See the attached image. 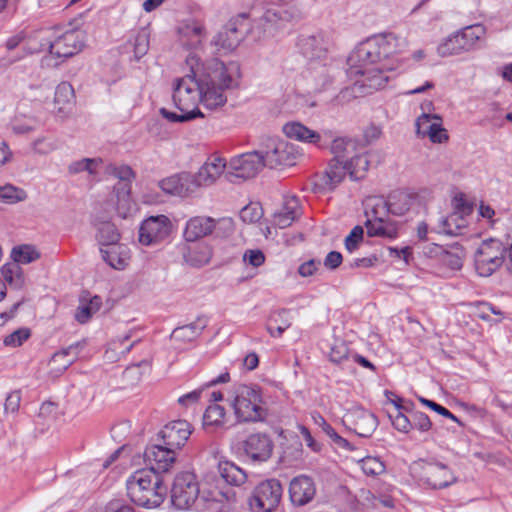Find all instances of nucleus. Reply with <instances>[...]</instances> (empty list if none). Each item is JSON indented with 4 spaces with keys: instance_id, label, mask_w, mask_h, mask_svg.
<instances>
[{
    "instance_id": "nucleus-3",
    "label": "nucleus",
    "mask_w": 512,
    "mask_h": 512,
    "mask_svg": "<svg viewBox=\"0 0 512 512\" xmlns=\"http://www.w3.org/2000/svg\"><path fill=\"white\" fill-rule=\"evenodd\" d=\"M406 47L405 38L397 37L392 33L378 35L358 45L349 60L360 62V66L366 68L365 66L368 64L383 63L385 59L401 53Z\"/></svg>"
},
{
    "instance_id": "nucleus-61",
    "label": "nucleus",
    "mask_w": 512,
    "mask_h": 512,
    "mask_svg": "<svg viewBox=\"0 0 512 512\" xmlns=\"http://www.w3.org/2000/svg\"><path fill=\"white\" fill-rule=\"evenodd\" d=\"M411 423L412 428H416L422 432L430 430L432 426L429 417L420 411H415L412 413Z\"/></svg>"
},
{
    "instance_id": "nucleus-60",
    "label": "nucleus",
    "mask_w": 512,
    "mask_h": 512,
    "mask_svg": "<svg viewBox=\"0 0 512 512\" xmlns=\"http://www.w3.org/2000/svg\"><path fill=\"white\" fill-rule=\"evenodd\" d=\"M349 355V349L344 342L335 343L330 350L329 358L334 363H341L346 360Z\"/></svg>"
},
{
    "instance_id": "nucleus-57",
    "label": "nucleus",
    "mask_w": 512,
    "mask_h": 512,
    "mask_svg": "<svg viewBox=\"0 0 512 512\" xmlns=\"http://www.w3.org/2000/svg\"><path fill=\"white\" fill-rule=\"evenodd\" d=\"M363 234V227L359 225L355 226L351 230L350 234L345 238V248L349 252H353L354 250H356L363 240Z\"/></svg>"
},
{
    "instance_id": "nucleus-25",
    "label": "nucleus",
    "mask_w": 512,
    "mask_h": 512,
    "mask_svg": "<svg viewBox=\"0 0 512 512\" xmlns=\"http://www.w3.org/2000/svg\"><path fill=\"white\" fill-rule=\"evenodd\" d=\"M348 174V167L345 161L332 159L326 170L318 176L317 185L324 190H333L343 181Z\"/></svg>"
},
{
    "instance_id": "nucleus-17",
    "label": "nucleus",
    "mask_w": 512,
    "mask_h": 512,
    "mask_svg": "<svg viewBox=\"0 0 512 512\" xmlns=\"http://www.w3.org/2000/svg\"><path fill=\"white\" fill-rule=\"evenodd\" d=\"M420 480L433 489H442L456 482V477L442 463H426L422 466Z\"/></svg>"
},
{
    "instance_id": "nucleus-44",
    "label": "nucleus",
    "mask_w": 512,
    "mask_h": 512,
    "mask_svg": "<svg viewBox=\"0 0 512 512\" xmlns=\"http://www.w3.org/2000/svg\"><path fill=\"white\" fill-rule=\"evenodd\" d=\"M356 144L351 139L336 138L331 144L333 159L348 161L350 155L355 151Z\"/></svg>"
},
{
    "instance_id": "nucleus-24",
    "label": "nucleus",
    "mask_w": 512,
    "mask_h": 512,
    "mask_svg": "<svg viewBox=\"0 0 512 512\" xmlns=\"http://www.w3.org/2000/svg\"><path fill=\"white\" fill-rule=\"evenodd\" d=\"M392 69L388 64L381 63L378 67L358 69L355 73L364 77L360 86L365 89L366 93H371L386 86L389 77L385 72Z\"/></svg>"
},
{
    "instance_id": "nucleus-58",
    "label": "nucleus",
    "mask_w": 512,
    "mask_h": 512,
    "mask_svg": "<svg viewBox=\"0 0 512 512\" xmlns=\"http://www.w3.org/2000/svg\"><path fill=\"white\" fill-rule=\"evenodd\" d=\"M24 192L12 185L0 186V200L14 203L23 199Z\"/></svg>"
},
{
    "instance_id": "nucleus-30",
    "label": "nucleus",
    "mask_w": 512,
    "mask_h": 512,
    "mask_svg": "<svg viewBox=\"0 0 512 512\" xmlns=\"http://www.w3.org/2000/svg\"><path fill=\"white\" fill-rule=\"evenodd\" d=\"M283 132L288 138L322 147L321 135L318 132L304 126L300 122L286 123L283 126Z\"/></svg>"
},
{
    "instance_id": "nucleus-63",
    "label": "nucleus",
    "mask_w": 512,
    "mask_h": 512,
    "mask_svg": "<svg viewBox=\"0 0 512 512\" xmlns=\"http://www.w3.org/2000/svg\"><path fill=\"white\" fill-rule=\"evenodd\" d=\"M243 260L248 262L253 267H259L265 262V255L259 249H249L245 251L243 255Z\"/></svg>"
},
{
    "instance_id": "nucleus-39",
    "label": "nucleus",
    "mask_w": 512,
    "mask_h": 512,
    "mask_svg": "<svg viewBox=\"0 0 512 512\" xmlns=\"http://www.w3.org/2000/svg\"><path fill=\"white\" fill-rule=\"evenodd\" d=\"M96 237L101 246H113L118 243L120 234L113 223L104 221L97 224Z\"/></svg>"
},
{
    "instance_id": "nucleus-40",
    "label": "nucleus",
    "mask_w": 512,
    "mask_h": 512,
    "mask_svg": "<svg viewBox=\"0 0 512 512\" xmlns=\"http://www.w3.org/2000/svg\"><path fill=\"white\" fill-rule=\"evenodd\" d=\"M345 162L348 167V175L352 180L364 178L370 163L368 153L352 156Z\"/></svg>"
},
{
    "instance_id": "nucleus-36",
    "label": "nucleus",
    "mask_w": 512,
    "mask_h": 512,
    "mask_svg": "<svg viewBox=\"0 0 512 512\" xmlns=\"http://www.w3.org/2000/svg\"><path fill=\"white\" fill-rule=\"evenodd\" d=\"M207 323L208 321L206 317L199 316L194 322L175 328L171 337L183 342L192 341L201 334V332L206 328Z\"/></svg>"
},
{
    "instance_id": "nucleus-33",
    "label": "nucleus",
    "mask_w": 512,
    "mask_h": 512,
    "mask_svg": "<svg viewBox=\"0 0 512 512\" xmlns=\"http://www.w3.org/2000/svg\"><path fill=\"white\" fill-rule=\"evenodd\" d=\"M299 47L302 54L310 60L320 59L327 53V42L320 35L301 37Z\"/></svg>"
},
{
    "instance_id": "nucleus-9",
    "label": "nucleus",
    "mask_w": 512,
    "mask_h": 512,
    "mask_svg": "<svg viewBox=\"0 0 512 512\" xmlns=\"http://www.w3.org/2000/svg\"><path fill=\"white\" fill-rule=\"evenodd\" d=\"M195 76L196 72L192 69V75H185L175 81L172 99L179 111L199 109L197 104L201 97V83L195 79Z\"/></svg>"
},
{
    "instance_id": "nucleus-28",
    "label": "nucleus",
    "mask_w": 512,
    "mask_h": 512,
    "mask_svg": "<svg viewBox=\"0 0 512 512\" xmlns=\"http://www.w3.org/2000/svg\"><path fill=\"white\" fill-rule=\"evenodd\" d=\"M300 212L299 201L297 197L287 198L283 206L273 214L272 223L280 229L287 228L298 218Z\"/></svg>"
},
{
    "instance_id": "nucleus-41",
    "label": "nucleus",
    "mask_w": 512,
    "mask_h": 512,
    "mask_svg": "<svg viewBox=\"0 0 512 512\" xmlns=\"http://www.w3.org/2000/svg\"><path fill=\"white\" fill-rule=\"evenodd\" d=\"M5 281L14 289H21L25 285L22 268L16 262L7 263L1 268Z\"/></svg>"
},
{
    "instance_id": "nucleus-47",
    "label": "nucleus",
    "mask_w": 512,
    "mask_h": 512,
    "mask_svg": "<svg viewBox=\"0 0 512 512\" xmlns=\"http://www.w3.org/2000/svg\"><path fill=\"white\" fill-rule=\"evenodd\" d=\"M315 423L322 428V430L325 432V434L332 439V441L338 445L341 448L352 450L353 447L350 444V442L340 435L332 428L330 424L327 423V421L324 419L323 416L320 414H317L313 417Z\"/></svg>"
},
{
    "instance_id": "nucleus-62",
    "label": "nucleus",
    "mask_w": 512,
    "mask_h": 512,
    "mask_svg": "<svg viewBox=\"0 0 512 512\" xmlns=\"http://www.w3.org/2000/svg\"><path fill=\"white\" fill-rule=\"evenodd\" d=\"M262 216L261 208L257 205H247L240 211V218L247 223H254Z\"/></svg>"
},
{
    "instance_id": "nucleus-6",
    "label": "nucleus",
    "mask_w": 512,
    "mask_h": 512,
    "mask_svg": "<svg viewBox=\"0 0 512 512\" xmlns=\"http://www.w3.org/2000/svg\"><path fill=\"white\" fill-rule=\"evenodd\" d=\"M259 150L264 164L270 169L293 166L298 158L295 145L278 137L262 138Z\"/></svg>"
},
{
    "instance_id": "nucleus-46",
    "label": "nucleus",
    "mask_w": 512,
    "mask_h": 512,
    "mask_svg": "<svg viewBox=\"0 0 512 512\" xmlns=\"http://www.w3.org/2000/svg\"><path fill=\"white\" fill-rule=\"evenodd\" d=\"M11 257L17 264H28L39 259L40 253L34 246L24 244L14 247L11 252Z\"/></svg>"
},
{
    "instance_id": "nucleus-4",
    "label": "nucleus",
    "mask_w": 512,
    "mask_h": 512,
    "mask_svg": "<svg viewBox=\"0 0 512 512\" xmlns=\"http://www.w3.org/2000/svg\"><path fill=\"white\" fill-rule=\"evenodd\" d=\"M228 400L239 422L264 421L267 416L261 390L257 386L237 385L230 392Z\"/></svg>"
},
{
    "instance_id": "nucleus-15",
    "label": "nucleus",
    "mask_w": 512,
    "mask_h": 512,
    "mask_svg": "<svg viewBox=\"0 0 512 512\" xmlns=\"http://www.w3.org/2000/svg\"><path fill=\"white\" fill-rule=\"evenodd\" d=\"M343 423L360 437H370L378 426L377 417L360 407L348 410L343 416Z\"/></svg>"
},
{
    "instance_id": "nucleus-21",
    "label": "nucleus",
    "mask_w": 512,
    "mask_h": 512,
    "mask_svg": "<svg viewBox=\"0 0 512 512\" xmlns=\"http://www.w3.org/2000/svg\"><path fill=\"white\" fill-rule=\"evenodd\" d=\"M226 164L220 157L209 158L198 170L192 175V185L194 188L201 186H210L223 174Z\"/></svg>"
},
{
    "instance_id": "nucleus-38",
    "label": "nucleus",
    "mask_w": 512,
    "mask_h": 512,
    "mask_svg": "<svg viewBox=\"0 0 512 512\" xmlns=\"http://www.w3.org/2000/svg\"><path fill=\"white\" fill-rule=\"evenodd\" d=\"M79 350V343L70 345L68 348L55 353L50 361V364L55 366L58 372L65 371L76 358Z\"/></svg>"
},
{
    "instance_id": "nucleus-1",
    "label": "nucleus",
    "mask_w": 512,
    "mask_h": 512,
    "mask_svg": "<svg viewBox=\"0 0 512 512\" xmlns=\"http://www.w3.org/2000/svg\"><path fill=\"white\" fill-rule=\"evenodd\" d=\"M126 489L129 499L145 508L159 507L167 494V487L160 475L146 469L132 473L126 481Z\"/></svg>"
},
{
    "instance_id": "nucleus-35",
    "label": "nucleus",
    "mask_w": 512,
    "mask_h": 512,
    "mask_svg": "<svg viewBox=\"0 0 512 512\" xmlns=\"http://www.w3.org/2000/svg\"><path fill=\"white\" fill-rule=\"evenodd\" d=\"M218 472L221 478L232 486H240L247 480L246 472L231 461H219Z\"/></svg>"
},
{
    "instance_id": "nucleus-54",
    "label": "nucleus",
    "mask_w": 512,
    "mask_h": 512,
    "mask_svg": "<svg viewBox=\"0 0 512 512\" xmlns=\"http://www.w3.org/2000/svg\"><path fill=\"white\" fill-rule=\"evenodd\" d=\"M111 173L117 177L120 181H122L121 190L123 191L126 197L129 196L130 193V185L129 181L134 178V172L129 166H120V167H112Z\"/></svg>"
},
{
    "instance_id": "nucleus-31",
    "label": "nucleus",
    "mask_w": 512,
    "mask_h": 512,
    "mask_svg": "<svg viewBox=\"0 0 512 512\" xmlns=\"http://www.w3.org/2000/svg\"><path fill=\"white\" fill-rule=\"evenodd\" d=\"M184 252L183 256L187 263L193 266H203L207 264L213 255L212 247L206 242H191Z\"/></svg>"
},
{
    "instance_id": "nucleus-29",
    "label": "nucleus",
    "mask_w": 512,
    "mask_h": 512,
    "mask_svg": "<svg viewBox=\"0 0 512 512\" xmlns=\"http://www.w3.org/2000/svg\"><path fill=\"white\" fill-rule=\"evenodd\" d=\"M470 212L471 207L462 204L460 211L453 212L449 216L441 219L438 232L450 236L461 234V230L466 227V219L463 215L469 214Z\"/></svg>"
},
{
    "instance_id": "nucleus-19",
    "label": "nucleus",
    "mask_w": 512,
    "mask_h": 512,
    "mask_svg": "<svg viewBox=\"0 0 512 512\" xmlns=\"http://www.w3.org/2000/svg\"><path fill=\"white\" fill-rule=\"evenodd\" d=\"M274 443L265 433H254L243 442V450L254 462H266L272 455Z\"/></svg>"
},
{
    "instance_id": "nucleus-14",
    "label": "nucleus",
    "mask_w": 512,
    "mask_h": 512,
    "mask_svg": "<svg viewBox=\"0 0 512 512\" xmlns=\"http://www.w3.org/2000/svg\"><path fill=\"white\" fill-rule=\"evenodd\" d=\"M144 461L149 466L147 470L157 475L165 473L176 461V450L165 444H153L146 447Z\"/></svg>"
},
{
    "instance_id": "nucleus-48",
    "label": "nucleus",
    "mask_w": 512,
    "mask_h": 512,
    "mask_svg": "<svg viewBox=\"0 0 512 512\" xmlns=\"http://www.w3.org/2000/svg\"><path fill=\"white\" fill-rule=\"evenodd\" d=\"M101 304V298L98 296L90 299L88 303L81 304L75 313L76 320L81 324L86 323L100 309Z\"/></svg>"
},
{
    "instance_id": "nucleus-51",
    "label": "nucleus",
    "mask_w": 512,
    "mask_h": 512,
    "mask_svg": "<svg viewBox=\"0 0 512 512\" xmlns=\"http://www.w3.org/2000/svg\"><path fill=\"white\" fill-rule=\"evenodd\" d=\"M225 408L218 404L209 405L204 413L205 426H221L224 423Z\"/></svg>"
},
{
    "instance_id": "nucleus-43",
    "label": "nucleus",
    "mask_w": 512,
    "mask_h": 512,
    "mask_svg": "<svg viewBox=\"0 0 512 512\" xmlns=\"http://www.w3.org/2000/svg\"><path fill=\"white\" fill-rule=\"evenodd\" d=\"M179 33L181 35L182 40L184 38H188L189 44L191 46H195L200 44L202 38L204 37V26L195 20L185 22L180 28Z\"/></svg>"
},
{
    "instance_id": "nucleus-37",
    "label": "nucleus",
    "mask_w": 512,
    "mask_h": 512,
    "mask_svg": "<svg viewBox=\"0 0 512 512\" xmlns=\"http://www.w3.org/2000/svg\"><path fill=\"white\" fill-rule=\"evenodd\" d=\"M288 309H280L270 314L266 329L272 337H280L291 326Z\"/></svg>"
},
{
    "instance_id": "nucleus-42",
    "label": "nucleus",
    "mask_w": 512,
    "mask_h": 512,
    "mask_svg": "<svg viewBox=\"0 0 512 512\" xmlns=\"http://www.w3.org/2000/svg\"><path fill=\"white\" fill-rule=\"evenodd\" d=\"M107 249L101 248L103 260L114 269H123L127 264V256L120 246H107Z\"/></svg>"
},
{
    "instance_id": "nucleus-64",
    "label": "nucleus",
    "mask_w": 512,
    "mask_h": 512,
    "mask_svg": "<svg viewBox=\"0 0 512 512\" xmlns=\"http://www.w3.org/2000/svg\"><path fill=\"white\" fill-rule=\"evenodd\" d=\"M392 418V424L393 426L401 432L408 433L410 429L412 428L411 420L404 415L402 412L397 410V413L394 417L390 416Z\"/></svg>"
},
{
    "instance_id": "nucleus-7",
    "label": "nucleus",
    "mask_w": 512,
    "mask_h": 512,
    "mask_svg": "<svg viewBox=\"0 0 512 512\" xmlns=\"http://www.w3.org/2000/svg\"><path fill=\"white\" fill-rule=\"evenodd\" d=\"M200 492L197 477L192 472L176 475L171 488V502L179 510L189 509L198 499Z\"/></svg>"
},
{
    "instance_id": "nucleus-18",
    "label": "nucleus",
    "mask_w": 512,
    "mask_h": 512,
    "mask_svg": "<svg viewBox=\"0 0 512 512\" xmlns=\"http://www.w3.org/2000/svg\"><path fill=\"white\" fill-rule=\"evenodd\" d=\"M192 429L186 420H175L166 424L158 433V438L163 444L170 446L174 450L181 449L189 436Z\"/></svg>"
},
{
    "instance_id": "nucleus-11",
    "label": "nucleus",
    "mask_w": 512,
    "mask_h": 512,
    "mask_svg": "<svg viewBox=\"0 0 512 512\" xmlns=\"http://www.w3.org/2000/svg\"><path fill=\"white\" fill-rule=\"evenodd\" d=\"M172 228L166 215L150 216L141 223L138 240L145 246L159 244L170 236Z\"/></svg>"
},
{
    "instance_id": "nucleus-2",
    "label": "nucleus",
    "mask_w": 512,
    "mask_h": 512,
    "mask_svg": "<svg viewBox=\"0 0 512 512\" xmlns=\"http://www.w3.org/2000/svg\"><path fill=\"white\" fill-rule=\"evenodd\" d=\"M238 71L235 63L225 65L223 62L214 60L211 64V71L207 73V81L201 83L200 102L208 109H216L223 106L227 97L225 90L238 85L232 73Z\"/></svg>"
},
{
    "instance_id": "nucleus-49",
    "label": "nucleus",
    "mask_w": 512,
    "mask_h": 512,
    "mask_svg": "<svg viewBox=\"0 0 512 512\" xmlns=\"http://www.w3.org/2000/svg\"><path fill=\"white\" fill-rule=\"evenodd\" d=\"M102 163L100 158H83L69 164L68 172L70 174H78L87 171L89 174H95L96 168Z\"/></svg>"
},
{
    "instance_id": "nucleus-26",
    "label": "nucleus",
    "mask_w": 512,
    "mask_h": 512,
    "mask_svg": "<svg viewBox=\"0 0 512 512\" xmlns=\"http://www.w3.org/2000/svg\"><path fill=\"white\" fill-rule=\"evenodd\" d=\"M415 201L416 196L414 194L402 190H396L389 195L386 202L381 203L380 208L393 215L403 216L411 209Z\"/></svg>"
},
{
    "instance_id": "nucleus-27",
    "label": "nucleus",
    "mask_w": 512,
    "mask_h": 512,
    "mask_svg": "<svg viewBox=\"0 0 512 512\" xmlns=\"http://www.w3.org/2000/svg\"><path fill=\"white\" fill-rule=\"evenodd\" d=\"M216 220L206 216H196L189 219L184 230L187 242H194L212 233L216 228Z\"/></svg>"
},
{
    "instance_id": "nucleus-45",
    "label": "nucleus",
    "mask_w": 512,
    "mask_h": 512,
    "mask_svg": "<svg viewBox=\"0 0 512 512\" xmlns=\"http://www.w3.org/2000/svg\"><path fill=\"white\" fill-rule=\"evenodd\" d=\"M237 502L236 494L232 490L226 492H219L218 495L211 500L210 509L220 510L221 512H234V507Z\"/></svg>"
},
{
    "instance_id": "nucleus-22",
    "label": "nucleus",
    "mask_w": 512,
    "mask_h": 512,
    "mask_svg": "<svg viewBox=\"0 0 512 512\" xmlns=\"http://www.w3.org/2000/svg\"><path fill=\"white\" fill-rule=\"evenodd\" d=\"M372 216L370 217L368 213V219L365 222V227L367 229V234L370 237H382L393 239L398 235V228L394 222L389 220H385L379 213L378 207H375L372 210Z\"/></svg>"
},
{
    "instance_id": "nucleus-13",
    "label": "nucleus",
    "mask_w": 512,
    "mask_h": 512,
    "mask_svg": "<svg viewBox=\"0 0 512 512\" xmlns=\"http://www.w3.org/2000/svg\"><path fill=\"white\" fill-rule=\"evenodd\" d=\"M281 496L282 486L280 481L269 479L261 482L255 488L250 505L262 512H272L279 505Z\"/></svg>"
},
{
    "instance_id": "nucleus-10",
    "label": "nucleus",
    "mask_w": 512,
    "mask_h": 512,
    "mask_svg": "<svg viewBox=\"0 0 512 512\" xmlns=\"http://www.w3.org/2000/svg\"><path fill=\"white\" fill-rule=\"evenodd\" d=\"M504 247L498 240L483 241L475 253V269L480 276L492 275L503 263Z\"/></svg>"
},
{
    "instance_id": "nucleus-34",
    "label": "nucleus",
    "mask_w": 512,
    "mask_h": 512,
    "mask_svg": "<svg viewBox=\"0 0 512 512\" xmlns=\"http://www.w3.org/2000/svg\"><path fill=\"white\" fill-rule=\"evenodd\" d=\"M190 185H192V175L186 173L173 175L160 182V187L165 193L179 196L187 191H193Z\"/></svg>"
},
{
    "instance_id": "nucleus-56",
    "label": "nucleus",
    "mask_w": 512,
    "mask_h": 512,
    "mask_svg": "<svg viewBox=\"0 0 512 512\" xmlns=\"http://www.w3.org/2000/svg\"><path fill=\"white\" fill-rule=\"evenodd\" d=\"M31 335L30 329L28 328H20L7 335L3 343L6 346L17 347L22 345L24 341H26Z\"/></svg>"
},
{
    "instance_id": "nucleus-20",
    "label": "nucleus",
    "mask_w": 512,
    "mask_h": 512,
    "mask_svg": "<svg viewBox=\"0 0 512 512\" xmlns=\"http://www.w3.org/2000/svg\"><path fill=\"white\" fill-rule=\"evenodd\" d=\"M83 46L82 32L70 30L52 42L49 46V51L58 58H68L79 53Z\"/></svg>"
},
{
    "instance_id": "nucleus-23",
    "label": "nucleus",
    "mask_w": 512,
    "mask_h": 512,
    "mask_svg": "<svg viewBox=\"0 0 512 512\" xmlns=\"http://www.w3.org/2000/svg\"><path fill=\"white\" fill-rule=\"evenodd\" d=\"M316 488L313 480L305 475L295 477L290 482L289 494L294 505L303 506L315 496Z\"/></svg>"
},
{
    "instance_id": "nucleus-16",
    "label": "nucleus",
    "mask_w": 512,
    "mask_h": 512,
    "mask_svg": "<svg viewBox=\"0 0 512 512\" xmlns=\"http://www.w3.org/2000/svg\"><path fill=\"white\" fill-rule=\"evenodd\" d=\"M416 134L420 138L428 137L433 143L448 140L447 131L443 128L442 118L437 114L423 112L416 120Z\"/></svg>"
},
{
    "instance_id": "nucleus-32",
    "label": "nucleus",
    "mask_w": 512,
    "mask_h": 512,
    "mask_svg": "<svg viewBox=\"0 0 512 512\" xmlns=\"http://www.w3.org/2000/svg\"><path fill=\"white\" fill-rule=\"evenodd\" d=\"M54 104L57 112L64 117L68 116L75 105L73 86L68 82H61L55 90Z\"/></svg>"
},
{
    "instance_id": "nucleus-50",
    "label": "nucleus",
    "mask_w": 512,
    "mask_h": 512,
    "mask_svg": "<svg viewBox=\"0 0 512 512\" xmlns=\"http://www.w3.org/2000/svg\"><path fill=\"white\" fill-rule=\"evenodd\" d=\"M362 471L368 476H378L385 472V464L378 457L366 456L359 460Z\"/></svg>"
},
{
    "instance_id": "nucleus-5",
    "label": "nucleus",
    "mask_w": 512,
    "mask_h": 512,
    "mask_svg": "<svg viewBox=\"0 0 512 512\" xmlns=\"http://www.w3.org/2000/svg\"><path fill=\"white\" fill-rule=\"evenodd\" d=\"M486 29L481 24L466 26L446 37L438 46L437 52L441 57H449L470 52L477 48L484 38Z\"/></svg>"
},
{
    "instance_id": "nucleus-53",
    "label": "nucleus",
    "mask_w": 512,
    "mask_h": 512,
    "mask_svg": "<svg viewBox=\"0 0 512 512\" xmlns=\"http://www.w3.org/2000/svg\"><path fill=\"white\" fill-rule=\"evenodd\" d=\"M310 74L315 79L314 91L318 92L326 88L331 83V77L325 66H312L310 67Z\"/></svg>"
},
{
    "instance_id": "nucleus-52",
    "label": "nucleus",
    "mask_w": 512,
    "mask_h": 512,
    "mask_svg": "<svg viewBox=\"0 0 512 512\" xmlns=\"http://www.w3.org/2000/svg\"><path fill=\"white\" fill-rule=\"evenodd\" d=\"M181 114L168 111L166 108L160 109V114L170 122H188L197 117H203L199 109H192L191 111H180Z\"/></svg>"
},
{
    "instance_id": "nucleus-12",
    "label": "nucleus",
    "mask_w": 512,
    "mask_h": 512,
    "mask_svg": "<svg viewBox=\"0 0 512 512\" xmlns=\"http://www.w3.org/2000/svg\"><path fill=\"white\" fill-rule=\"evenodd\" d=\"M248 31V23L245 14L231 18L217 33L213 43L225 51H233L245 38Z\"/></svg>"
},
{
    "instance_id": "nucleus-55",
    "label": "nucleus",
    "mask_w": 512,
    "mask_h": 512,
    "mask_svg": "<svg viewBox=\"0 0 512 512\" xmlns=\"http://www.w3.org/2000/svg\"><path fill=\"white\" fill-rule=\"evenodd\" d=\"M38 125L39 122L36 118H30L27 121L16 119L11 129L16 135H26L34 132Z\"/></svg>"
},
{
    "instance_id": "nucleus-59",
    "label": "nucleus",
    "mask_w": 512,
    "mask_h": 512,
    "mask_svg": "<svg viewBox=\"0 0 512 512\" xmlns=\"http://www.w3.org/2000/svg\"><path fill=\"white\" fill-rule=\"evenodd\" d=\"M32 149L39 155H47L56 149V144L46 137H39L32 142Z\"/></svg>"
},
{
    "instance_id": "nucleus-8",
    "label": "nucleus",
    "mask_w": 512,
    "mask_h": 512,
    "mask_svg": "<svg viewBox=\"0 0 512 512\" xmlns=\"http://www.w3.org/2000/svg\"><path fill=\"white\" fill-rule=\"evenodd\" d=\"M264 167L266 165L258 148L232 158L225 173V178L229 182H235L236 179H250L255 177Z\"/></svg>"
}]
</instances>
